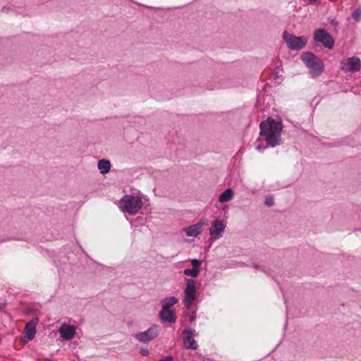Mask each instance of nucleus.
<instances>
[{"mask_svg":"<svg viewBox=\"0 0 361 361\" xmlns=\"http://www.w3.org/2000/svg\"><path fill=\"white\" fill-rule=\"evenodd\" d=\"M149 350L147 348H141L140 349V354L142 355V356H147L149 355Z\"/></svg>","mask_w":361,"mask_h":361,"instance_id":"nucleus-22","label":"nucleus"},{"mask_svg":"<svg viewBox=\"0 0 361 361\" xmlns=\"http://www.w3.org/2000/svg\"><path fill=\"white\" fill-rule=\"evenodd\" d=\"M59 332L61 338L66 341H70L74 337L75 334V329L73 326L69 324H63L60 327Z\"/></svg>","mask_w":361,"mask_h":361,"instance_id":"nucleus-13","label":"nucleus"},{"mask_svg":"<svg viewBox=\"0 0 361 361\" xmlns=\"http://www.w3.org/2000/svg\"><path fill=\"white\" fill-rule=\"evenodd\" d=\"M353 18L356 22H359L361 19V8H356L353 13Z\"/></svg>","mask_w":361,"mask_h":361,"instance_id":"nucleus-19","label":"nucleus"},{"mask_svg":"<svg viewBox=\"0 0 361 361\" xmlns=\"http://www.w3.org/2000/svg\"><path fill=\"white\" fill-rule=\"evenodd\" d=\"M159 316L162 322L173 324L176 321V312L172 309L162 308Z\"/></svg>","mask_w":361,"mask_h":361,"instance_id":"nucleus-12","label":"nucleus"},{"mask_svg":"<svg viewBox=\"0 0 361 361\" xmlns=\"http://www.w3.org/2000/svg\"><path fill=\"white\" fill-rule=\"evenodd\" d=\"M233 191L231 188L225 190L219 197V202L221 203L227 202L233 197Z\"/></svg>","mask_w":361,"mask_h":361,"instance_id":"nucleus-17","label":"nucleus"},{"mask_svg":"<svg viewBox=\"0 0 361 361\" xmlns=\"http://www.w3.org/2000/svg\"><path fill=\"white\" fill-rule=\"evenodd\" d=\"M6 305V302H1L0 303V310H2Z\"/></svg>","mask_w":361,"mask_h":361,"instance_id":"nucleus-26","label":"nucleus"},{"mask_svg":"<svg viewBox=\"0 0 361 361\" xmlns=\"http://www.w3.org/2000/svg\"><path fill=\"white\" fill-rule=\"evenodd\" d=\"M256 148H257V149L258 151L262 152V150H263L264 149H265L266 147H262L261 145H258V146H257V147H256Z\"/></svg>","mask_w":361,"mask_h":361,"instance_id":"nucleus-25","label":"nucleus"},{"mask_svg":"<svg viewBox=\"0 0 361 361\" xmlns=\"http://www.w3.org/2000/svg\"><path fill=\"white\" fill-rule=\"evenodd\" d=\"M195 331L192 329L183 330V334L184 335L183 341L184 346L188 349L196 350L197 348V341L193 338Z\"/></svg>","mask_w":361,"mask_h":361,"instance_id":"nucleus-10","label":"nucleus"},{"mask_svg":"<svg viewBox=\"0 0 361 361\" xmlns=\"http://www.w3.org/2000/svg\"><path fill=\"white\" fill-rule=\"evenodd\" d=\"M259 128V135L264 138L268 147H274L281 144L283 129L281 121L268 118L260 123Z\"/></svg>","mask_w":361,"mask_h":361,"instance_id":"nucleus-1","label":"nucleus"},{"mask_svg":"<svg viewBox=\"0 0 361 361\" xmlns=\"http://www.w3.org/2000/svg\"><path fill=\"white\" fill-rule=\"evenodd\" d=\"M184 304L187 308H190L196 298V286L195 281L188 279L184 290Z\"/></svg>","mask_w":361,"mask_h":361,"instance_id":"nucleus-7","label":"nucleus"},{"mask_svg":"<svg viewBox=\"0 0 361 361\" xmlns=\"http://www.w3.org/2000/svg\"><path fill=\"white\" fill-rule=\"evenodd\" d=\"M178 299L175 296L166 297L161 300L162 308L171 309V307L177 304Z\"/></svg>","mask_w":361,"mask_h":361,"instance_id":"nucleus-16","label":"nucleus"},{"mask_svg":"<svg viewBox=\"0 0 361 361\" xmlns=\"http://www.w3.org/2000/svg\"><path fill=\"white\" fill-rule=\"evenodd\" d=\"M39 319L35 318L30 321L25 326V332L28 341H32L36 334V326L38 324Z\"/></svg>","mask_w":361,"mask_h":361,"instance_id":"nucleus-14","label":"nucleus"},{"mask_svg":"<svg viewBox=\"0 0 361 361\" xmlns=\"http://www.w3.org/2000/svg\"><path fill=\"white\" fill-rule=\"evenodd\" d=\"M172 360L173 357L171 355H168L164 359H161L159 361H171Z\"/></svg>","mask_w":361,"mask_h":361,"instance_id":"nucleus-24","label":"nucleus"},{"mask_svg":"<svg viewBox=\"0 0 361 361\" xmlns=\"http://www.w3.org/2000/svg\"><path fill=\"white\" fill-rule=\"evenodd\" d=\"M226 228L225 224L221 220H215L209 228V235L212 240H217L221 237Z\"/></svg>","mask_w":361,"mask_h":361,"instance_id":"nucleus-9","label":"nucleus"},{"mask_svg":"<svg viewBox=\"0 0 361 361\" xmlns=\"http://www.w3.org/2000/svg\"><path fill=\"white\" fill-rule=\"evenodd\" d=\"M301 59L309 68L310 74L312 78L319 77L323 72L324 66L322 61L313 53L303 52L301 54Z\"/></svg>","mask_w":361,"mask_h":361,"instance_id":"nucleus-2","label":"nucleus"},{"mask_svg":"<svg viewBox=\"0 0 361 361\" xmlns=\"http://www.w3.org/2000/svg\"><path fill=\"white\" fill-rule=\"evenodd\" d=\"M283 39L285 41L287 47L291 50L298 51L302 49L307 44L306 37H297L293 34L284 31L283 33Z\"/></svg>","mask_w":361,"mask_h":361,"instance_id":"nucleus-4","label":"nucleus"},{"mask_svg":"<svg viewBox=\"0 0 361 361\" xmlns=\"http://www.w3.org/2000/svg\"><path fill=\"white\" fill-rule=\"evenodd\" d=\"M341 65V68L345 73H355L361 68V60L357 56H352L343 60Z\"/></svg>","mask_w":361,"mask_h":361,"instance_id":"nucleus-6","label":"nucleus"},{"mask_svg":"<svg viewBox=\"0 0 361 361\" xmlns=\"http://www.w3.org/2000/svg\"><path fill=\"white\" fill-rule=\"evenodd\" d=\"M191 264L192 265V268L199 270L200 269L201 262L197 259H192Z\"/></svg>","mask_w":361,"mask_h":361,"instance_id":"nucleus-20","label":"nucleus"},{"mask_svg":"<svg viewBox=\"0 0 361 361\" xmlns=\"http://www.w3.org/2000/svg\"><path fill=\"white\" fill-rule=\"evenodd\" d=\"M159 333V327L157 325H153L147 330L135 334V338L141 343H147L154 340Z\"/></svg>","mask_w":361,"mask_h":361,"instance_id":"nucleus-8","label":"nucleus"},{"mask_svg":"<svg viewBox=\"0 0 361 361\" xmlns=\"http://www.w3.org/2000/svg\"><path fill=\"white\" fill-rule=\"evenodd\" d=\"M264 204L266 206H268V207H271V206L274 205V198L272 197H267L264 201Z\"/></svg>","mask_w":361,"mask_h":361,"instance_id":"nucleus-21","label":"nucleus"},{"mask_svg":"<svg viewBox=\"0 0 361 361\" xmlns=\"http://www.w3.org/2000/svg\"><path fill=\"white\" fill-rule=\"evenodd\" d=\"M204 224V220L200 219L197 224L183 228V231L185 233L188 237L195 238L202 233Z\"/></svg>","mask_w":361,"mask_h":361,"instance_id":"nucleus-11","label":"nucleus"},{"mask_svg":"<svg viewBox=\"0 0 361 361\" xmlns=\"http://www.w3.org/2000/svg\"><path fill=\"white\" fill-rule=\"evenodd\" d=\"M190 322H193L196 319V313L195 312H193L190 315Z\"/></svg>","mask_w":361,"mask_h":361,"instance_id":"nucleus-23","label":"nucleus"},{"mask_svg":"<svg viewBox=\"0 0 361 361\" xmlns=\"http://www.w3.org/2000/svg\"><path fill=\"white\" fill-rule=\"evenodd\" d=\"M183 273L185 276H191L195 278L198 276L200 271L197 270L194 268L192 269H185L183 271Z\"/></svg>","mask_w":361,"mask_h":361,"instance_id":"nucleus-18","label":"nucleus"},{"mask_svg":"<svg viewBox=\"0 0 361 361\" xmlns=\"http://www.w3.org/2000/svg\"><path fill=\"white\" fill-rule=\"evenodd\" d=\"M314 39L322 42L327 49H331L334 46V39L324 29H318L314 32Z\"/></svg>","mask_w":361,"mask_h":361,"instance_id":"nucleus-5","label":"nucleus"},{"mask_svg":"<svg viewBox=\"0 0 361 361\" xmlns=\"http://www.w3.org/2000/svg\"><path fill=\"white\" fill-rule=\"evenodd\" d=\"M111 162L109 160L106 159H100L97 163V168L101 174L104 175L110 171Z\"/></svg>","mask_w":361,"mask_h":361,"instance_id":"nucleus-15","label":"nucleus"},{"mask_svg":"<svg viewBox=\"0 0 361 361\" xmlns=\"http://www.w3.org/2000/svg\"><path fill=\"white\" fill-rule=\"evenodd\" d=\"M122 210L130 215L135 214L142 207V199L139 196L126 195L121 200Z\"/></svg>","mask_w":361,"mask_h":361,"instance_id":"nucleus-3","label":"nucleus"}]
</instances>
